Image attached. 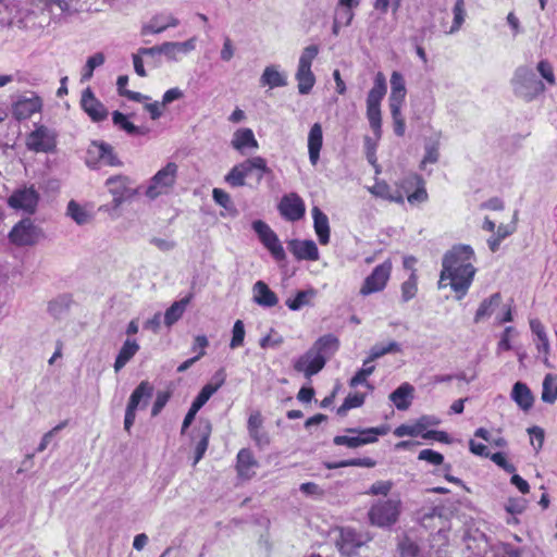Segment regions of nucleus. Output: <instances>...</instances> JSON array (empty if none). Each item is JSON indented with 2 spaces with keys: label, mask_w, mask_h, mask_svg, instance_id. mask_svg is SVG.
Instances as JSON below:
<instances>
[{
  "label": "nucleus",
  "mask_w": 557,
  "mask_h": 557,
  "mask_svg": "<svg viewBox=\"0 0 557 557\" xmlns=\"http://www.w3.org/2000/svg\"><path fill=\"white\" fill-rule=\"evenodd\" d=\"M257 468L258 461L251 450L248 448L240 449L236 458V471L238 476L248 480L255 475Z\"/></svg>",
  "instance_id": "20"
},
{
  "label": "nucleus",
  "mask_w": 557,
  "mask_h": 557,
  "mask_svg": "<svg viewBox=\"0 0 557 557\" xmlns=\"http://www.w3.org/2000/svg\"><path fill=\"white\" fill-rule=\"evenodd\" d=\"M196 48V38L193 37L184 42H163L161 45V52L169 60L177 61V54H187Z\"/></svg>",
  "instance_id": "26"
},
{
  "label": "nucleus",
  "mask_w": 557,
  "mask_h": 557,
  "mask_svg": "<svg viewBox=\"0 0 557 557\" xmlns=\"http://www.w3.org/2000/svg\"><path fill=\"white\" fill-rule=\"evenodd\" d=\"M40 236V228L28 218L16 223L9 233L11 243L16 246H33L39 240Z\"/></svg>",
  "instance_id": "10"
},
{
  "label": "nucleus",
  "mask_w": 557,
  "mask_h": 557,
  "mask_svg": "<svg viewBox=\"0 0 557 557\" xmlns=\"http://www.w3.org/2000/svg\"><path fill=\"white\" fill-rule=\"evenodd\" d=\"M473 260L474 252L470 246H454L443 257L440 278H473L476 272Z\"/></svg>",
  "instance_id": "2"
},
{
  "label": "nucleus",
  "mask_w": 557,
  "mask_h": 557,
  "mask_svg": "<svg viewBox=\"0 0 557 557\" xmlns=\"http://www.w3.org/2000/svg\"><path fill=\"white\" fill-rule=\"evenodd\" d=\"M315 296L317 290L313 288L298 290L294 297L287 298L285 304L290 310L298 311L304 307L313 306Z\"/></svg>",
  "instance_id": "31"
},
{
  "label": "nucleus",
  "mask_w": 557,
  "mask_h": 557,
  "mask_svg": "<svg viewBox=\"0 0 557 557\" xmlns=\"http://www.w3.org/2000/svg\"><path fill=\"white\" fill-rule=\"evenodd\" d=\"M231 146L242 153L245 149H258L259 147L253 132L247 127L235 131L231 140Z\"/></svg>",
  "instance_id": "24"
},
{
  "label": "nucleus",
  "mask_w": 557,
  "mask_h": 557,
  "mask_svg": "<svg viewBox=\"0 0 557 557\" xmlns=\"http://www.w3.org/2000/svg\"><path fill=\"white\" fill-rule=\"evenodd\" d=\"M389 110L394 123V132L397 136L401 137L406 129L405 119L401 115V108H393Z\"/></svg>",
  "instance_id": "57"
},
{
  "label": "nucleus",
  "mask_w": 557,
  "mask_h": 557,
  "mask_svg": "<svg viewBox=\"0 0 557 557\" xmlns=\"http://www.w3.org/2000/svg\"><path fill=\"white\" fill-rule=\"evenodd\" d=\"M190 299L191 295L185 296L181 300L174 301L170 308L166 309L163 319L165 326L171 327L183 317V313L185 312Z\"/></svg>",
  "instance_id": "33"
},
{
  "label": "nucleus",
  "mask_w": 557,
  "mask_h": 557,
  "mask_svg": "<svg viewBox=\"0 0 557 557\" xmlns=\"http://www.w3.org/2000/svg\"><path fill=\"white\" fill-rule=\"evenodd\" d=\"M454 22L449 29V34H454L458 32L465 22V2L463 0H456V3L454 5Z\"/></svg>",
  "instance_id": "49"
},
{
  "label": "nucleus",
  "mask_w": 557,
  "mask_h": 557,
  "mask_svg": "<svg viewBox=\"0 0 557 557\" xmlns=\"http://www.w3.org/2000/svg\"><path fill=\"white\" fill-rule=\"evenodd\" d=\"M39 202V194L34 186L14 190L8 198V205L16 210H23L28 214L35 213Z\"/></svg>",
  "instance_id": "12"
},
{
  "label": "nucleus",
  "mask_w": 557,
  "mask_h": 557,
  "mask_svg": "<svg viewBox=\"0 0 557 557\" xmlns=\"http://www.w3.org/2000/svg\"><path fill=\"white\" fill-rule=\"evenodd\" d=\"M399 552L401 557H419L418 545L408 539L399 543Z\"/></svg>",
  "instance_id": "60"
},
{
  "label": "nucleus",
  "mask_w": 557,
  "mask_h": 557,
  "mask_svg": "<svg viewBox=\"0 0 557 557\" xmlns=\"http://www.w3.org/2000/svg\"><path fill=\"white\" fill-rule=\"evenodd\" d=\"M370 540L368 534H361L354 529L345 528L341 531L337 545L339 552L346 557H359V550L363 548Z\"/></svg>",
  "instance_id": "11"
},
{
  "label": "nucleus",
  "mask_w": 557,
  "mask_h": 557,
  "mask_svg": "<svg viewBox=\"0 0 557 557\" xmlns=\"http://www.w3.org/2000/svg\"><path fill=\"white\" fill-rule=\"evenodd\" d=\"M419 460H424L431 465L438 466L444 461V456L433 449H423L418 455Z\"/></svg>",
  "instance_id": "59"
},
{
  "label": "nucleus",
  "mask_w": 557,
  "mask_h": 557,
  "mask_svg": "<svg viewBox=\"0 0 557 557\" xmlns=\"http://www.w3.org/2000/svg\"><path fill=\"white\" fill-rule=\"evenodd\" d=\"M401 502L399 499L379 500L369 510V519L373 525L389 527L398 520Z\"/></svg>",
  "instance_id": "5"
},
{
  "label": "nucleus",
  "mask_w": 557,
  "mask_h": 557,
  "mask_svg": "<svg viewBox=\"0 0 557 557\" xmlns=\"http://www.w3.org/2000/svg\"><path fill=\"white\" fill-rule=\"evenodd\" d=\"M313 227L321 245L330 242V223L327 215L318 207L312 208Z\"/></svg>",
  "instance_id": "25"
},
{
  "label": "nucleus",
  "mask_w": 557,
  "mask_h": 557,
  "mask_svg": "<svg viewBox=\"0 0 557 557\" xmlns=\"http://www.w3.org/2000/svg\"><path fill=\"white\" fill-rule=\"evenodd\" d=\"M512 88L516 96L531 101L545 90V85L536 78L535 73L528 66H520L512 77Z\"/></svg>",
  "instance_id": "3"
},
{
  "label": "nucleus",
  "mask_w": 557,
  "mask_h": 557,
  "mask_svg": "<svg viewBox=\"0 0 557 557\" xmlns=\"http://www.w3.org/2000/svg\"><path fill=\"white\" fill-rule=\"evenodd\" d=\"M26 145L35 152H52L57 146L55 133L40 125L28 135Z\"/></svg>",
  "instance_id": "14"
},
{
  "label": "nucleus",
  "mask_w": 557,
  "mask_h": 557,
  "mask_svg": "<svg viewBox=\"0 0 557 557\" xmlns=\"http://www.w3.org/2000/svg\"><path fill=\"white\" fill-rule=\"evenodd\" d=\"M178 23L171 14H158L141 27V35L160 34L169 27H176Z\"/></svg>",
  "instance_id": "22"
},
{
  "label": "nucleus",
  "mask_w": 557,
  "mask_h": 557,
  "mask_svg": "<svg viewBox=\"0 0 557 557\" xmlns=\"http://www.w3.org/2000/svg\"><path fill=\"white\" fill-rule=\"evenodd\" d=\"M287 248L298 260H317L319 258L317 244L311 239H292L287 243Z\"/></svg>",
  "instance_id": "19"
},
{
  "label": "nucleus",
  "mask_w": 557,
  "mask_h": 557,
  "mask_svg": "<svg viewBox=\"0 0 557 557\" xmlns=\"http://www.w3.org/2000/svg\"><path fill=\"white\" fill-rule=\"evenodd\" d=\"M536 70L541 74V76L546 81V83L548 85L554 86L556 84L554 70H553L552 64L548 61H546V60L540 61L537 63Z\"/></svg>",
  "instance_id": "55"
},
{
  "label": "nucleus",
  "mask_w": 557,
  "mask_h": 557,
  "mask_svg": "<svg viewBox=\"0 0 557 557\" xmlns=\"http://www.w3.org/2000/svg\"><path fill=\"white\" fill-rule=\"evenodd\" d=\"M500 299V295L496 293L492 295L488 299L483 300L475 312L474 322L478 323L485 319L486 317H490L493 310L499 306Z\"/></svg>",
  "instance_id": "39"
},
{
  "label": "nucleus",
  "mask_w": 557,
  "mask_h": 557,
  "mask_svg": "<svg viewBox=\"0 0 557 557\" xmlns=\"http://www.w3.org/2000/svg\"><path fill=\"white\" fill-rule=\"evenodd\" d=\"M81 106L94 122H101L108 117L107 108L95 97L89 87L82 94Z\"/></svg>",
  "instance_id": "17"
},
{
  "label": "nucleus",
  "mask_w": 557,
  "mask_h": 557,
  "mask_svg": "<svg viewBox=\"0 0 557 557\" xmlns=\"http://www.w3.org/2000/svg\"><path fill=\"white\" fill-rule=\"evenodd\" d=\"M225 182L232 187H242L246 185L245 176L238 165H234L225 175Z\"/></svg>",
  "instance_id": "54"
},
{
  "label": "nucleus",
  "mask_w": 557,
  "mask_h": 557,
  "mask_svg": "<svg viewBox=\"0 0 557 557\" xmlns=\"http://www.w3.org/2000/svg\"><path fill=\"white\" fill-rule=\"evenodd\" d=\"M370 360L363 361V367L350 379L349 385L351 387H356L360 384L366 383V380L369 375L374 372L375 367L371 364Z\"/></svg>",
  "instance_id": "48"
},
{
  "label": "nucleus",
  "mask_w": 557,
  "mask_h": 557,
  "mask_svg": "<svg viewBox=\"0 0 557 557\" xmlns=\"http://www.w3.org/2000/svg\"><path fill=\"white\" fill-rule=\"evenodd\" d=\"M252 230L258 235L259 240L269 250L271 256L282 261L285 259V250L274 231L263 221L256 220L252 222Z\"/></svg>",
  "instance_id": "9"
},
{
  "label": "nucleus",
  "mask_w": 557,
  "mask_h": 557,
  "mask_svg": "<svg viewBox=\"0 0 557 557\" xmlns=\"http://www.w3.org/2000/svg\"><path fill=\"white\" fill-rule=\"evenodd\" d=\"M385 94L386 81L383 73L379 72L374 78L373 87L370 89L368 94L367 107H380Z\"/></svg>",
  "instance_id": "35"
},
{
  "label": "nucleus",
  "mask_w": 557,
  "mask_h": 557,
  "mask_svg": "<svg viewBox=\"0 0 557 557\" xmlns=\"http://www.w3.org/2000/svg\"><path fill=\"white\" fill-rule=\"evenodd\" d=\"M295 78L300 95H308L315 84V76L311 70L297 69Z\"/></svg>",
  "instance_id": "38"
},
{
  "label": "nucleus",
  "mask_w": 557,
  "mask_h": 557,
  "mask_svg": "<svg viewBox=\"0 0 557 557\" xmlns=\"http://www.w3.org/2000/svg\"><path fill=\"white\" fill-rule=\"evenodd\" d=\"M399 345L396 342H391L386 346H373L370 350V356L367 358V360H370V362L374 361L375 359L383 357L384 355L388 352L399 351Z\"/></svg>",
  "instance_id": "53"
},
{
  "label": "nucleus",
  "mask_w": 557,
  "mask_h": 557,
  "mask_svg": "<svg viewBox=\"0 0 557 557\" xmlns=\"http://www.w3.org/2000/svg\"><path fill=\"white\" fill-rule=\"evenodd\" d=\"M354 10H350L349 8H335L334 20L344 26H349L354 20Z\"/></svg>",
  "instance_id": "56"
},
{
  "label": "nucleus",
  "mask_w": 557,
  "mask_h": 557,
  "mask_svg": "<svg viewBox=\"0 0 557 557\" xmlns=\"http://www.w3.org/2000/svg\"><path fill=\"white\" fill-rule=\"evenodd\" d=\"M153 395V386L148 381H141L129 396L124 417V429L131 432L136 420L137 409H144Z\"/></svg>",
  "instance_id": "4"
},
{
  "label": "nucleus",
  "mask_w": 557,
  "mask_h": 557,
  "mask_svg": "<svg viewBox=\"0 0 557 557\" xmlns=\"http://www.w3.org/2000/svg\"><path fill=\"white\" fill-rule=\"evenodd\" d=\"M253 300L262 307H274L278 299L263 281H257L253 285Z\"/></svg>",
  "instance_id": "28"
},
{
  "label": "nucleus",
  "mask_w": 557,
  "mask_h": 557,
  "mask_svg": "<svg viewBox=\"0 0 557 557\" xmlns=\"http://www.w3.org/2000/svg\"><path fill=\"white\" fill-rule=\"evenodd\" d=\"M319 50L318 45L307 46L300 54L297 69L311 70L312 62L317 58Z\"/></svg>",
  "instance_id": "44"
},
{
  "label": "nucleus",
  "mask_w": 557,
  "mask_h": 557,
  "mask_svg": "<svg viewBox=\"0 0 557 557\" xmlns=\"http://www.w3.org/2000/svg\"><path fill=\"white\" fill-rule=\"evenodd\" d=\"M491 460L496 463L499 468H502L507 473L516 472V467L508 462L505 454L503 453H494L490 456Z\"/></svg>",
  "instance_id": "62"
},
{
  "label": "nucleus",
  "mask_w": 557,
  "mask_h": 557,
  "mask_svg": "<svg viewBox=\"0 0 557 557\" xmlns=\"http://www.w3.org/2000/svg\"><path fill=\"white\" fill-rule=\"evenodd\" d=\"M245 339V325L242 320L235 321L232 331V339L230 342V347L232 349L238 348L243 346Z\"/></svg>",
  "instance_id": "51"
},
{
  "label": "nucleus",
  "mask_w": 557,
  "mask_h": 557,
  "mask_svg": "<svg viewBox=\"0 0 557 557\" xmlns=\"http://www.w3.org/2000/svg\"><path fill=\"white\" fill-rule=\"evenodd\" d=\"M37 5L45 10L52 11L57 7L61 12H69L72 8V0H34Z\"/></svg>",
  "instance_id": "52"
},
{
  "label": "nucleus",
  "mask_w": 557,
  "mask_h": 557,
  "mask_svg": "<svg viewBox=\"0 0 557 557\" xmlns=\"http://www.w3.org/2000/svg\"><path fill=\"white\" fill-rule=\"evenodd\" d=\"M338 347L339 342L334 335L326 334L319 337L305 354L294 361V370L310 379L325 367Z\"/></svg>",
  "instance_id": "1"
},
{
  "label": "nucleus",
  "mask_w": 557,
  "mask_h": 557,
  "mask_svg": "<svg viewBox=\"0 0 557 557\" xmlns=\"http://www.w3.org/2000/svg\"><path fill=\"white\" fill-rule=\"evenodd\" d=\"M171 397L170 392H158L153 406L151 408V416L157 417L164 408Z\"/></svg>",
  "instance_id": "63"
},
{
  "label": "nucleus",
  "mask_w": 557,
  "mask_h": 557,
  "mask_svg": "<svg viewBox=\"0 0 557 557\" xmlns=\"http://www.w3.org/2000/svg\"><path fill=\"white\" fill-rule=\"evenodd\" d=\"M86 163L89 168L97 169L99 165L121 166L122 161L114 153L113 147L104 141H91L87 149Z\"/></svg>",
  "instance_id": "8"
},
{
  "label": "nucleus",
  "mask_w": 557,
  "mask_h": 557,
  "mask_svg": "<svg viewBox=\"0 0 557 557\" xmlns=\"http://www.w3.org/2000/svg\"><path fill=\"white\" fill-rule=\"evenodd\" d=\"M376 465V462L371 458H357V459H349V460H343L339 462H329L325 463L327 469H337L343 467H366V468H373Z\"/></svg>",
  "instance_id": "43"
},
{
  "label": "nucleus",
  "mask_w": 557,
  "mask_h": 557,
  "mask_svg": "<svg viewBox=\"0 0 557 557\" xmlns=\"http://www.w3.org/2000/svg\"><path fill=\"white\" fill-rule=\"evenodd\" d=\"M515 231L513 226L500 224L497 226V231L487 239L488 248L492 252L497 251L499 248L500 242L505 239L507 236L512 234Z\"/></svg>",
  "instance_id": "42"
},
{
  "label": "nucleus",
  "mask_w": 557,
  "mask_h": 557,
  "mask_svg": "<svg viewBox=\"0 0 557 557\" xmlns=\"http://www.w3.org/2000/svg\"><path fill=\"white\" fill-rule=\"evenodd\" d=\"M413 391L412 385L404 383L389 395V399L395 404L398 410H406L411 404Z\"/></svg>",
  "instance_id": "32"
},
{
  "label": "nucleus",
  "mask_w": 557,
  "mask_h": 557,
  "mask_svg": "<svg viewBox=\"0 0 557 557\" xmlns=\"http://www.w3.org/2000/svg\"><path fill=\"white\" fill-rule=\"evenodd\" d=\"M530 327L537 337V349L547 355L549 351V342L544 325L539 320L533 319L530 321Z\"/></svg>",
  "instance_id": "41"
},
{
  "label": "nucleus",
  "mask_w": 557,
  "mask_h": 557,
  "mask_svg": "<svg viewBox=\"0 0 557 557\" xmlns=\"http://www.w3.org/2000/svg\"><path fill=\"white\" fill-rule=\"evenodd\" d=\"M541 399L546 404H554L557 400V375L553 373L545 375Z\"/></svg>",
  "instance_id": "36"
},
{
  "label": "nucleus",
  "mask_w": 557,
  "mask_h": 557,
  "mask_svg": "<svg viewBox=\"0 0 557 557\" xmlns=\"http://www.w3.org/2000/svg\"><path fill=\"white\" fill-rule=\"evenodd\" d=\"M214 393V387L205 385L197 395V397L194 399L191 407H194L197 410H200Z\"/></svg>",
  "instance_id": "58"
},
{
  "label": "nucleus",
  "mask_w": 557,
  "mask_h": 557,
  "mask_svg": "<svg viewBox=\"0 0 557 557\" xmlns=\"http://www.w3.org/2000/svg\"><path fill=\"white\" fill-rule=\"evenodd\" d=\"M367 117L374 135L380 138L382 133V119L380 107H367Z\"/></svg>",
  "instance_id": "45"
},
{
  "label": "nucleus",
  "mask_w": 557,
  "mask_h": 557,
  "mask_svg": "<svg viewBox=\"0 0 557 557\" xmlns=\"http://www.w3.org/2000/svg\"><path fill=\"white\" fill-rule=\"evenodd\" d=\"M138 350H139L138 343L135 339L127 338L123 343V345L115 358V361L113 364L114 371L115 372L121 371L126 366V363L137 354Z\"/></svg>",
  "instance_id": "30"
},
{
  "label": "nucleus",
  "mask_w": 557,
  "mask_h": 557,
  "mask_svg": "<svg viewBox=\"0 0 557 557\" xmlns=\"http://www.w3.org/2000/svg\"><path fill=\"white\" fill-rule=\"evenodd\" d=\"M112 121L115 126L125 131L129 135H145L146 131L131 123L126 115L120 111L112 113Z\"/></svg>",
  "instance_id": "40"
},
{
  "label": "nucleus",
  "mask_w": 557,
  "mask_h": 557,
  "mask_svg": "<svg viewBox=\"0 0 557 557\" xmlns=\"http://www.w3.org/2000/svg\"><path fill=\"white\" fill-rule=\"evenodd\" d=\"M438 144L437 143H428L425 145V154L422 159L421 164L424 165L426 163H436L438 161Z\"/></svg>",
  "instance_id": "61"
},
{
  "label": "nucleus",
  "mask_w": 557,
  "mask_h": 557,
  "mask_svg": "<svg viewBox=\"0 0 557 557\" xmlns=\"http://www.w3.org/2000/svg\"><path fill=\"white\" fill-rule=\"evenodd\" d=\"M247 429L249 436L260 449L270 445V435L263 430V419L259 411L252 412L249 416Z\"/></svg>",
  "instance_id": "18"
},
{
  "label": "nucleus",
  "mask_w": 557,
  "mask_h": 557,
  "mask_svg": "<svg viewBox=\"0 0 557 557\" xmlns=\"http://www.w3.org/2000/svg\"><path fill=\"white\" fill-rule=\"evenodd\" d=\"M72 297L70 295H60L48 302V312L57 320H62L67 317L71 306Z\"/></svg>",
  "instance_id": "29"
},
{
  "label": "nucleus",
  "mask_w": 557,
  "mask_h": 557,
  "mask_svg": "<svg viewBox=\"0 0 557 557\" xmlns=\"http://www.w3.org/2000/svg\"><path fill=\"white\" fill-rule=\"evenodd\" d=\"M471 281H449V283H445V281H438V289L450 286V288L457 294V299H461L470 287Z\"/></svg>",
  "instance_id": "50"
},
{
  "label": "nucleus",
  "mask_w": 557,
  "mask_h": 557,
  "mask_svg": "<svg viewBox=\"0 0 557 557\" xmlns=\"http://www.w3.org/2000/svg\"><path fill=\"white\" fill-rule=\"evenodd\" d=\"M66 214L78 225H85L89 223L92 218V215L75 200L69 201Z\"/></svg>",
  "instance_id": "37"
},
{
  "label": "nucleus",
  "mask_w": 557,
  "mask_h": 557,
  "mask_svg": "<svg viewBox=\"0 0 557 557\" xmlns=\"http://www.w3.org/2000/svg\"><path fill=\"white\" fill-rule=\"evenodd\" d=\"M42 108L40 97L32 94L28 96L20 97L12 107L13 116L21 121L29 119L34 113L39 112Z\"/></svg>",
  "instance_id": "16"
},
{
  "label": "nucleus",
  "mask_w": 557,
  "mask_h": 557,
  "mask_svg": "<svg viewBox=\"0 0 557 557\" xmlns=\"http://www.w3.org/2000/svg\"><path fill=\"white\" fill-rule=\"evenodd\" d=\"M511 398L523 411L530 410L534 403L531 389L522 382L515 383L511 391Z\"/></svg>",
  "instance_id": "27"
},
{
  "label": "nucleus",
  "mask_w": 557,
  "mask_h": 557,
  "mask_svg": "<svg viewBox=\"0 0 557 557\" xmlns=\"http://www.w3.org/2000/svg\"><path fill=\"white\" fill-rule=\"evenodd\" d=\"M177 164L169 162L164 168L159 170L150 180L146 190V196L154 199L162 194H166L173 187L177 176Z\"/></svg>",
  "instance_id": "7"
},
{
  "label": "nucleus",
  "mask_w": 557,
  "mask_h": 557,
  "mask_svg": "<svg viewBox=\"0 0 557 557\" xmlns=\"http://www.w3.org/2000/svg\"><path fill=\"white\" fill-rule=\"evenodd\" d=\"M406 85L401 73L394 71L391 75V95L388 99L389 109L401 108L406 97Z\"/></svg>",
  "instance_id": "21"
},
{
  "label": "nucleus",
  "mask_w": 557,
  "mask_h": 557,
  "mask_svg": "<svg viewBox=\"0 0 557 557\" xmlns=\"http://www.w3.org/2000/svg\"><path fill=\"white\" fill-rule=\"evenodd\" d=\"M364 398L363 394H349L337 409V414L345 416L348 410L361 407L364 403Z\"/></svg>",
  "instance_id": "46"
},
{
  "label": "nucleus",
  "mask_w": 557,
  "mask_h": 557,
  "mask_svg": "<svg viewBox=\"0 0 557 557\" xmlns=\"http://www.w3.org/2000/svg\"><path fill=\"white\" fill-rule=\"evenodd\" d=\"M305 202L295 193L283 196L278 203L281 215L288 221H298L305 215Z\"/></svg>",
  "instance_id": "15"
},
{
  "label": "nucleus",
  "mask_w": 557,
  "mask_h": 557,
  "mask_svg": "<svg viewBox=\"0 0 557 557\" xmlns=\"http://www.w3.org/2000/svg\"><path fill=\"white\" fill-rule=\"evenodd\" d=\"M346 432L357 434L355 436L337 435L333 442L337 446H347L349 448H357L367 444L377 441V437L387 433V428L377 426L369 429H347Z\"/></svg>",
  "instance_id": "6"
},
{
  "label": "nucleus",
  "mask_w": 557,
  "mask_h": 557,
  "mask_svg": "<svg viewBox=\"0 0 557 557\" xmlns=\"http://www.w3.org/2000/svg\"><path fill=\"white\" fill-rule=\"evenodd\" d=\"M323 144V133L320 123H314L308 135V152L309 160L312 165H315L320 159V151Z\"/></svg>",
  "instance_id": "23"
},
{
  "label": "nucleus",
  "mask_w": 557,
  "mask_h": 557,
  "mask_svg": "<svg viewBox=\"0 0 557 557\" xmlns=\"http://www.w3.org/2000/svg\"><path fill=\"white\" fill-rule=\"evenodd\" d=\"M210 433H211V425H210V423H207L202 430L201 438L199 440V442L197 443L196 448H195L194 465L198 463L200 461V459L203 457V455L208 448Z\"/></svg>",
  "instance_id": "47"
},
{
  "label": "nucleus",
  "mask_w": 557,
  "mask_h": 557,
  "mask_svg": "<svg viewBox=\"0 0 557 557\" xmlns=\"http://www.w3.org/2000/svg\"><path fill=\"white\" fill-rule=\"evenodd\" d=\"M131 184V178L125 175H114L106 181V186L113 197V209H117L124 201L131 199L136 194Z\"/></svg>",
  "instance_id": "13"
},
{
  "label": "nucleus",
  "mask_w": 557,
  "mask_h": 557,
  "mask_svg": "<svg viewBox=\"0 0 557 557\" xmlns=\"http://www.w3.org/2000/svg\"><path fill=\"white\" fill-rule=\"evenodd\" d=\"M260 83L270 88L284 87L287 85V77L284 73L278 71L277 66L269 65L264 69L260 77Z\"/></svg>",
  "instance_id": "34"
},
{
  "label": "nucleus",
  "mask_w": 557,
  "mask_h": 557,
  "mask_svg": "<svg viewBox=\"0 0 557 557\" xmlns=\"http://www.w3.org/2000/svg\"><path fill=\"white\" fill-rule=\"evenodd\" d=\"M528 433L531 436V444L539 451L544 443V430L540 426H532L528 429Z\"/></svg>",
  "instance_id": "64"
}]
</instances>
